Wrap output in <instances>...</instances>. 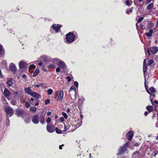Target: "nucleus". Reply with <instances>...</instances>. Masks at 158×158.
Wrapping results in <instances>:
<instances>
[{"label":"nucleus","instance_id":"1","mask_svg":"<svg viewBox=\"0 0 158 158\" xmlns=\"http://www.w3.org/2000/svg\"><path fill=\"white\" fill-rule=\"evenodd\" d=\"M45 114H43V113L42 114L40 115L39 118V115L38 114H36L32 118V121L34 124H37L39 123V118H40V123L42 124H44L45 122Z\"/></svg>","mask_w":158,"mask_h":158},{"label":"nucleus","instance_id":"2","mask_svg":"<svg viewBox=\"0 0 158 158\" xmlns=\"http://www.w3.org/2000/svg\"><path fill=\"white\" fill-rule=\"evenodd\" d=\"M66 41L68 43H71L73 42L75 39V36L73 33L69 32L66 35Z\"/></svg>","mask_w":158,"mask_h":158},{"label":"nucleus","instance_id":"3","mask_svg":"<svg viewBox=\"0 0 158 158\" xmlns=\"http://www.w3.org/2000/svg\"><path fill=\"white\" fill-rule=\"evenodd\" d=\"M158 51V47L156 46L148 48L147 52L148 54L151 55L152 54H155Z\"/></svg>","mask_w":158,"mask_h":158},{"label":"nucleus","instance_id":"4","mask_svg":"<svg viewBox=\"0 0 158 158\" xmlns=\"http://www.w3.org/2000/svg\"><path fill=\"white\" fill-rule=\"evenodd\" d=\"M128 143L129 142H127L125 143L123 146L120 147L118 151L119 152L117 155L122 154L126 151L128 147Z\"/></svg>","mask_w":158,"mask_h":158},{"label":"nucleus","instance_id":"5","mask_svg":"<svg viewBox=\"0 0 158 158\" xmlns=\"http://www.w3.org/2000/svg\"><path fill=\"white\" fill-rule=\"evenodd\" d=\"M5 110L7 115L11 116L14 114L13 110L10 106L6 107Z\"/></svg>","mask_w":158,"mask_h":158},{"label":"nucleus","instance_id":"6","mask_svg":"<svg viewBox=\"0 0 158 158\" xmlns=\"http://www.w3.org/2000/svg\"><path fill=\"white\" fill-rule=\"evenodd\" d=\"M64 94V93L63 91H58L56 94L55 98L57 100H60L63 98Z\"/></svg>","mask_w":158,"mask_h":158},{"label":"nucleus","instance_id":"7","mask_svg":"<svg viewBox=\"0 0 158 158\" xmlns=\"http://www.w3.org/2000/svg\"><path fill=\"white\" fill-rule=\"evenodd\" d=\"M54 61H56L58 62V65L60 67L63 69H64L66 67V65L64 62L60 61L57 59H54Z\"/></svg>","mask_w":158,"mask_h":158},{"label":"nucleus","instance_id":"8","mask_svg":"<svg viewBox=\"0 0 158 158\" xmlns=\"http://www.w3.org/2000/svg\"><path fill=\"white\" fill-rule=\"evenodd\" d=\"M47 130L49 132H52L54 131V126L52 124L48 125L47 126Z\"/></svg>","mask_w":158,"mask_h":158},{"label":"nucleus","instance_id":"9","mask_svg":"<svg viewBox=\"0 0 158 158\" xmlns=\"http://www.w3.org/2000/svg\"><path fill=\"white\" fill-rule=\"evenodd\" d=\"M24 112L22 109L18 108L16 110V114L18 116H20L23 114Z\"/></svg>","mask_w":158,"mask_h":158},{"label":"nucleus","instance_id":"10","mask_svg":"<svg viewBox=\"0 0 158 158\" xmlns=\"http://www.w3.org/2000/svg\"><path fill=\"white\" fill-rule=\"evenodd\" d=\"M19 67L21 69H24L27 66V64L23 61H20L19 63Z\"/></svg>","mask_w":158,"mask_h":158},{"label":"nucleus","instance_id":"11","mask_svg":"<svg viewBox=\"0 0 158 158\" xmlns=\"http://www.w3.org/2000/svg\"><path fill=\"white\" fill-rule=\"evenodd\" d=\"M10 70L13 73H15L16 71V67L13 63H11L9 66Z\"/></svg>","mask_w":158,"mask_h":158},{"label":"nucleus","instance_id":"12","mask_svg":"<svg viewBox=\"0 0 158 158\" xmlns=\"http://www.w3.org/2000/svg\"><path fill=\"white\" fill-rule=\"evenodd\" d=\"M61 27V25H60L58 24L53 25L52 26V28L55 30L56 32H58L60 28Z\"/></svg>","mask_w":158,"mask_h":158},{"label":"nucleus","instance_id":"13","mask_svg":"<svg viewBox=\"0 0 158 158\" xmlns=\"http://www.w3.org/2000/svg\"><path fill=\"white\" fill-rule=\"evenodd\" d=\"M31 95L35 98H41V96L40 95L35 92H34L33 91L32 93L31 94Z\"/></svg>","mask_w":158,"mask_h":158},{"label":"nucleus","instance_id":"14","mask_svg":"<svg viewBox=\"0 0 158 158\" xmlns=\"http://www.w3.org/2000/svg\"><path fill=\"white\" fill-rule=\"evenodd\" d=\"M133 136V133L132 131H130L127 135L128 139L130 141H131V140Z\"/></svg>","mask_w":158,"mask_h":158},{"label":"nucleus","instance_id":"15","mask_svg":"<svg viewBox=\"0 0 158 158\" xmlns=\"http://www.w3.org/2000/svg\"><path fill=\"white\" fill-rule=\"evenodd\" d=\"M4 94L6 97L9 96L10 94V91L7 89H5L4 91Z\"/></svg>","mask_w":158,"mask_h":158},{"label":"nucleus","instance_id":"16","mask_svg":"<svg viewBox=\"0 0 158 158\" xmlns=\"http://www.w3.org/2000/svg\"><path fill=\"white\" fill-rule=\"evenodd\" d=\"M145 88L146 89V90L148 92V93L150 94V99L151 100V103L152 105H153V103L152 101V99L151 98V97L152 96H153V97H154L155 96V95L154 94H151V92L148 90L147 89L146 86V80H145Z\"/></svg>","mask_w":158,"mask_h":158},{"label":"nucleus","instance_id":"17","mask_svg":"<svg viewBox=\"0 0 158 158\" xmlns=\"http://www.w3.org/2000/svg\"><path fill=\"white\" fill-rule=\"evenodd\" d=\"M24 91L26 93L30 95H31L33 92L32 90L31 89L30 87L25 88L24 89Z\"/></svg>","mask_w":158,"mask_h":158},{"label":"nucleus","instance_id":"18","mask_svg":"<svg viewBox=\"0 0 158 158\" xmlns=\"http://www.w3.org/2000/svg\"><path fill=\"white\" fill-rule=\"evenodd\" d=\"M6 82L9 86H11L14 84L12 79H10L7 81Z\"/></svg>","mask_w":158,"mask_h":158},{"label":"nucleus","instance_id":"19","mask_svg":"<svg viewBox=\"0 0 158 158\" xmlns=\"http://www.w3.org/2000/svg\"><path fill=\"white\" fill-rule=\"evenodd\" d=\"M153 32V30L152 29H150L149 32L145 33V34L147 36L150 37L152 36V34Z\"/></svg>","mask_w":158,"mask_h":158},{"label":"nucleus","instance_id":"20","mask_svg":"<svg viewBox=\"0 0 158 158\" xmlns=\"http://www.w3.org/2000/svg\"><path fill=\"white\" fill-rule=\"evenodd\" d=\"M73 93L74 94V96H72V95L71 94H70V95L71 98L72 100H75L76 99V97H77V94L76 91H73Z\"/></svg>","mask_w":158,"mask_h":158},{"label":"nucleus","instance_id":"21","mask_svg":"<svg viewBox=\"0 0 158 158\" xmlns=\"http://www.w3.org/2000/svg\"><path fill=\"white\" fill-rule=\"evenodd\" d=\"M154 7V4L153 3L149 4L147 6V8L148 10H150L152 9Z\"/></svg>","mask_w":158,"mask_h":158},{"label":"nucleus","instance_id":"22","mask_svg":"<svg viewBox=\"0 0 158 158\" xmlns=\"http://www.w3.org/2000/svg\"><path fill=\"white\" fill-rule=\"evenodd\" d=\"M146 109L149 112H151L153 110V107L152 106H147Z\"/></svg>","mask_w":158,"mask_h":158},{"label":"nucleus","instance_id":"23","mask_svg":"<svg viewBox=\"0 0 158 158\" xmlns=\"http://www.w3.org/2000/svg\"><path fill=\"white\" fill-rule=\"evenodd\" d=\"M39 73V70L38 69H36L33 73V76L34 77L36 76Z\"/></svg>","mask_w":158,"mask_h":158},{"label":"nucleus","instance_id":"24","mask_svg":"<svg viewBox=\"0 0 158 158\" xmlns=\"http://www.w3.org/2000/svg\"><path fill=\"white\" fill-rule=\"evenodd\" d=\"M36 108L35 107L32 106L30 108V110L31 111L35 112L36 111Z\"/></svg>","mask_w":158,"mask_h":158},{"label":"nucleus","instance_id":"25","mask_svg":"<svg viewBox=\"0 0 158 158\" xmlns=\"http://www.w3.org/2000/svg\"><path fill=\"white\" fill-rule=\"evenodd\" d=\"M53 90L51 89H48L47 90V93L48 95H51L53 93Z\"/></svg>","mask_w":158,"mask_h":158},{"label":"nucleus","instance_id":"26","mask_svg":"<svg viewBox=\"0 0 158 158\" xmlns=\"http://www.w3.org/2000/svg\"><path fill=\"white\" fill-rule=\"evenodd\" d=\"M154 62V61L152 59H151L149 61V62L147 64L148 65H150Z\"/></svg>","mask_w":158,"mask_h":158},{"label":"nucleus","instance_id":"27","mask_svg":"<svg viewBox=\"0 0 158 158\" xmlns=\"http://www.w3.org/2000/svg\"><path fill=\"white\" fill-rule=\"evenodd\" d=\"M74 90L73 91H76V88L74 86H72L70 88V90L69 91V92H70L71 91Z\"/></svg>","mask_w":158,"mask_h":158},{"label":"nucleus","instance_id":"28","mask_svg":"<svg viewBox=\"0 0 158 158\" xmlns=\"http://www.w3.org/2000/svg\"><path fill=\"white\" fill-rule=\"evenodd\" d=\"M55 131L58 134H60L62 133V131L58 129L57 127H56L55 129Z\"/></svg>","mask_w":158,"mask_h":158},{"label":"nucleus","instance_id":"29","mask_svg":"<svg viewBox=\"0 0 158 158\" xmlns=\"http://www.w3.org/2000/svg\"><path fill=\"white\" fill-rule=\"evenodd\" d=\"M150 90L151 91V92L152 93H154L155 91L156 90L154 87H151L150 88Z\"/></svg>","mask_w":158,"mask_h":158},{"label":"nucleus","instance_id":"30","mask_svg":"<svg viewBox=\"0 0 158 158\" xmlns=\"http://www.w3.org/2000/svg\"><path fill=\"white\" fill-rule=\"evenodd\" d=\"M35 66L34 64H31L30 65L29 67V69H35Z\"/></svg>","mask_w":158,"mask_h":158},{"label":"nucleus","instance_id":"31","mask_svg":"<svg viewBox=\"0 0 158 158\" xmlns=\"http://www.w3.org/2000/svg\"><path fill=\"white\" fill-rule=\"evenodd\" d=\"M62 114L65 119L67 118L68 116L65 113L62 112Z\"/></svg>","mask_w":158,"mask_h":158},{"label":"nucleus","instance_id":"32","mask_svg":"<svg viewBox=\"0 0 158 158\" xmlns=\"http://www.w3.org/2000/svg\"><path fill=\"white\" fill-rule=\"evenodd\" d=\"M30 104L29 102H26L25 104V106L27 108H28L30 106Z\"/></svg>","mask_w":158,"mask_h":158},{"label":"nucleus","instance_id":"33","mask_svg":"<svg viewBox=\"0 0 158 158\" xmlns=\"http://www.w3.org/2000/svg\"><path fill=\"white\" fill-rule=\"evenodd\" d=\"M153 26V23L151 22H150L148 23V28H151Z\"/></svg>","mask_w":158,"mask_h":158},{"label":"nucleus","instance_id":"34","mask_svg":"<svg viewBox=\"0 0 158 158\" xmlns=\"http://www.w3.org/2000/svg\"><path fill=\"white\" fill-rule=\"evenodd\" d=\"M2 102L4 104H5V105H6V104H7V103L6 102V100L5 98H2Z\"/></svg>","mask_w":158,"mask_h":158},{"label":"nucleus","instance_id":"35","mask_svg":"<svg viewBox=\"0 0 158 158\" xmlns=\"http://www.w3.org/2000/svg\"><path fill=\"white\" fill-rule=\"evenodd\" d=\"M130 0H127L126 1V5L129 6H130L131 5L130 3Z\"/></svg>","mask_w":158,"mask_h":158},{"label":"nucleus","instance_id":"36","mask_svg":"<svg viewBox=\"0 0 158 158\" xmlns=\"http://www.w3.org/2000/svg\"><path fill=\"white\" fill-rule=\"evenodd\" d=\"M51 121V118L50 117H48L46 120V122L48 123H49Z\"/></svg>","mask_w":158,"mask_h":158},{"label":"nucleus","instance_id":"37","mask_svg":"<svg viewBox=\"0 0 158 158\" xmlns=\"http://www.w3.org/2000/svg\"><path fill=\"white\" fill-rule=\"evenodd\" d=\"M144 18L143 17H141L138 20V23H140L141 22L143 19Z\"/></svg>","mask_w":158,"mask_h":158},{"label":"nucleus","instance_id":"38","mask_svg":"<svg viewBox=\"0 0 158 158\" xmlns=\"http://www.w3.org/2000/svg\"><path fill=\"white\" fill-rule=\"evenodd\" d=\"M133 7H131L129 10H127L126 12V13L127 14H128L130 12H132V9H133Z\"/></svg>","mask_w":158,"mask_h":158},{"label":"nucleus","instance_id":"39","mask_svg":"<svg viewBox=\"0 0 158 158\" xmlns=\"http://www.w3.org/2000/svg\"><path fill=\"white\" fill-rule=\"evenodd\" d=\"M48 67L49 68H55V66L52 64H51L49 65Z\"/></svg>","mask_w":158,"mask_h":158},{"label":"nucleus","instance_id":"40","mask_svg":"<svg viewBox=\"0 0 158 158\" xmlns=\"http://www.w3.org/2000/svg\"><path fill=\"white\" fill-rule=\"evenodd\" d=\"M143 72L144 73H145L146 72L147 70V66H143Z\"/></svg>","mask_w":158,"mask_h":158},{"label":"nucleus","instance_id":"41","mask_svg":"<svg viewBox=\"0 0 158 158\" xmlns=\"http://www.w3.org/2000/svg\"><path fill=\"white\" fill-rule=\"evenodd\" d=\"M74 85L77 88L78 87V83L77 81H75L74 82Z\"/></svg>","mask_w":158,"mask_h":158},{"label":"nucleus","instance_id":"42","mask_svg":"<svg viewBox=\"0 0 158 158\" xmlns=\"http://www.w3.org/2000/svg\"><path fill=\"white\" fill-rule=\"evenodd\" d=\"M50 103V101L48 99L46 100H45V104L47 105L48 103Z\"/></svg>","mask_w":158,"mask_h":158},{"label":"nucleus","instance_id":"43","mask_svg":"<svg viewBox=\"0 0 158 158\" xmlns=\"http://www.w3.org/2000/svg\"><path fill=\"white\" fill-rule=\"evenodd\" d=\"M66 79H67L68 82H69L71 81V78L69 77H66Z\"/></svg>","mask_w":158,"mask_h":158},{"label":"nucleus","instance_id":"44","mask_svg":"<svg viewBox=\"0 0 158 158\" xmlns=\"http://www.w3.org/2000/svg\"><path fill=\"white\" fill-rule=\"evenodd\" d=\"M60 71V69L59 68L57 67L56 69V71L57 72H59Z\"/></svg>","mask_w":158,"mask_h":158},{"label":"nucleus","instance_id":"45","mask_svg":"<svg viewBox=\"0 0 158 158\" xmlns=\"http://www.w3.org/2000/svg\"><path fill=\"white\" fill-rule=\"evenodd\" d=\"M3 51V48L2 46L0 44V52H1Z\"/></svg>","mask_w":158,"mask_h":158},{"label":"nucleus","instance_id":"46","mask_svg":"<svg viewBox=\"0 0 158 158\" xmlns=\"http://www.w3.org/2000/svg\"><path fill=\"white\" fill-rule=\"evenodd\" d=\"M146 59H145L143 61V66L144 67L145 66H147L146 65Z\"/></svg>","mask_w":158,"mask_h":158},{"label":"nucleus","instance_id":"47","mask_svg":"<svg viewBox=\"0 0 158 158\" xmlns=\"http://www.w3.org/2000/svg\"><path fill=\"white\" fill-rule=\"evenodd\" d=\"M51 114H52V113L51 111H48L47 113V114L48 116L50 115Z\"/></svg>","mask_w":158,"mask_h":158},{"label":"nucleus","instance_id":"48","mask_svg":"<svg viewBox=\"0 0 158 158\" xmlns=\"http://www.w3.org/2000/svg\"><path fill=\"white\" fill-rule=\"evenodd\" d=\"M152 1V0H147L146 2V4H147L150 2H151Z\"/></svg>","mask_w":158,"mask_h":158},{"label":"nucleus","instance_id":"49","mask_svg":"<svg viewBox=\"0 0 158 158\" xmlns=\"http://www.w3.org/2000/svg\"><path fill=\"white\" fill-rule=\"evenodd\" d=\"M67 131V128L66 127V126L65 125L64 127V130H63V131L65 132Z\"/></svg>","mask_w":158,"mask_h":158},{"label":"nucleus","instance_id":"50","mask_svg":"<svg viewBox=\"0 0 158 158\" xmlns=\"http://www.w3.org/2000/svg\"><path fill=\"white\" fill-rule=\"evenodd\" d=\"M148 114V112L147 111H145L144 113V114L146 116Z\"/></svg>","mask_w":158,"mask_h":158},{"label":"nucleus","instance_id":"51","mask_svg":"<svg viewBox=\"0 0 158 158\" xmlns=\"http://www.w3.org/2000/svg\"><path fill=\"white\" fill-rule=\"evenodd\" d=\"M26 77V76L25 74H23L22 75V77L23 78H25Z\"/></svg>","mask_w":158,"mask_h":158},{"label":"nucleus","instance_id":"52","mask_svg":"<svg viewBox=\"0 0 158 158\" xmlns=\"http://www.w3.org/2000/svg\"><path fill=\"white\" fill-rule=\"evenodd\" d=\"M38 65L40 66H41V65H42V62H40V63H38Z\"/></svg>","mask_w":158,"mask_h":158},{"label":"nucleus","instance_id":"53","mask_svg":"<svg viewBox=\"0 0 158 158\" xmlns=\"http://www.w3.org/2000/svg\"><path fill=\"white\" fill-rule=\"evenodd\" d=\"M44 65H43V67L42 68V69L44 70V71H46V70L44 69Z\"/></svg>","mask_w":158,"mask_h":158},{"label":"nucleus","instance_id":"54","mask_svg":"<svg viewBox=\"0 0 158 158\" xmlns=\"http://www.w3.org/2000/svg\"><path fill=\"white\" fill-rule=\"evenodd\" d=\"M39 105V103H36L35 104V106H38Z\"/></svg>","mask_w":158,"mask_h":158},{"label":"nucleus","instance_id":"55","mask_svg":"<svg viewBox=\"0 0 158 158\" xmlns=\"http://www.w3.org/2000/svg\"><path fill=\"white\" fill-rule=\"evenodd\" d=\"M67 111L68 112H69V111H70V109H69V108L67 109Z\"/></svg>","mask_w":158,"mask_h":158},{"label":"nucleus","instance_id":"56","mask_svg":"<svg viewBox=\"0 0 158 158\" xmlns=\"http://www.w3.org/2000/svg\"><path fill=\"white\" fill-rule=\"evenodd\" d=\"M154 102L155 103H156V104L158 103V102L157 101H155V102Z\"/></svg>","mask_w":158,"mask_h":158},{"label":"nucleus","instance_id":"57","mask_svg":"<svg viewBox=\"0 0 158 158\" xmlns=\"http://www.w3.org/2000/svg\"><path fill=\"white\" fill-rule=\"evenodd\" d=\"M21 101L22 102H25V100H24L23 99H22V100H21Z\"/></svg>","mask_w":158,"mask_h":158},{"label":"nucleus","instance_id":"58","mask_svg":"<svg viewBox=\"0 0 158 158\" xmlns=\"http://www.w3.org/2000/svg\"><path fill=\"white\" fill-rule=\"evenodd\" d=\"M33 100H34V99H33V98H31V101H33Z\"/></svg>","mask_w":158,"mask_h":158},{"label":"nucleus","instance_id":"59","mask_svg":"<svg viewBox=\"0 0 158 158\" xmlns=\"http://www.w3.org/2000/svg\"><path fill=\"white\" fill-rule=\"evenodd\" d=\"M143 0H139V2H142V1Z\"/></svg>","mask_w":158,"mask_h":158},{"label":"nucleus","instance_id":"60","mask_svg":"<svg viewBox=\"0 0 158 158\" xmlns=\"http://www.w3.org/2000/svg\"><path fill=\"white\" fill-rule=\"evenodd\" d=\"M155 43H157V40H156V41H155Z\"/></svg>","mask_w":158,"mask_h":158},{"label":"nucleus","instance_id":"61","mask_svg":"<svg viewBox=\"0 0 158 158\" xmlns=\"http://www.w3.org/2000/svg\"><path fill=\"white\" fill-rule=\"evenodd\" d=\"M59 148H60V149H62L61 147V146H60V147H59Z\"/></svg>","mask_w":158,"mask_h":158},{"label":"nucleus","instance_id":"62","mask_svg":"<svg viewBox=\"0 0 158 158\" xmlns=\"http://www.w3.org/2000/svg\"><path fill=\"white\" fill-rule=\"evenodd\" d=\"M12 104L13 105H15V103H12Z\"/></svg>","mask_w":158,"mask_h":158},{"label":"nucleus","instance_id":"63","mask_svg":"<svg viewBox=\"0 0 158 158\" xmlns=\"http://www.w3.org/2000/svg\"><path fill=\"white\" fill-rule=\"evenodd\" d=\"M35 86H37V87H39L40 86V85H35Z\"/></svg>","mask_w":158,"mask_h":158},{"label":"nucleus","instance_id":"64","mask_svg":"<svg viewBox=\"0 0 158 158\" xmlns=\"http://www.w3.org/2000/svg\"><path fill=\"white\" fill-rule=\"evenodd\" d=\"M55 118H57V115H56L55 116Z\"/></svg>","mask_w":158,"mask_h":158}]
</instances>
